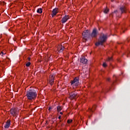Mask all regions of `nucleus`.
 Returning <instances> with one entry per match:
<instances>
[{"label": "nucleus", "instance_id": "f257e3e1", "mask_svg": "<svg viewBox=\"0 0 130 130\" xmlns=\"http://www.w3.org/2000/svg\"><path fill=\"white\" fill-rule=\"evenodd\" d=\"M26 96L29 101H32V100H35L37 98V93L36 90L35 89H29L26 91Z\"/></svg>", "mask_w": 130, "mask_h": 130}, {"label": "nucleus", "instance_id": "f03ea898", "mask_svg": "<svg viewBox=\"0 0 130 130\" xmlns=\"http://www.w3.org/2000/svg\"><path fill=\"white\" fill-rule=\"evenodd\" d=\"M106 40H107V35L103 34H102L99 39V41L95 43V46H99V45H103Z\"/></svg>", "mask_w": 130, "mask_h": 130}, {"label": "nucleus", "instance_id": "7ed1b4c3", "mask_svg": "<svg viewBox=\"0 0 130 130\" xmlns=\"http://www.w3.org/2000/svg\"><path fill=\"white\" fill-rule=\"evenodd\" d=\"M82 36L83 37V39H85V40L89 39V38L91 37V35L90 34L89 30H84L82 33Z\"/></svg>", "mask_w": 130, "mask_h": 130}, {"label": "nucleus", "instance_id": "20e7f679", "mask_svg": "<svg viewBox=\"0 0 130 130\" xmlns=\"http://www.w3.org/2000/svg\"><path fill=\"white\" fill-rule=\"evenodd\" d=\"M71 85L78 87V86H79L80 84L79 82L78 77H75L73 80L71 81Z\"/></svg>", "mask_w": 130, "mask_h": 130}, {"label": "nucleus", "instance_id": "39448f33", "mask_svg": "<svg viewBox=\"0 0 130 130\" xmlns=\"http://www.w3.org/2000/svg\"><path fill=\"white\" fill-rule=\"evenodd\" d=\"M69 98L71 99V100H73V99L76 100L77 98H78V94L77 92L73 91L70 93Z\"/></svg>", "mask_w": 130, "mask_h": 130}, {"label": "nucleus", "instance_id": "423d86ee", "mask_svg": "<svg viewBox=\"0 0 130 130\" xmlns=\"http://www.w3.org/2000/svg\"><path fill=\"white\" fill-rule=\"evenodd\" d=\"M98 36V32L97 31V29L93 28L90 37L91 38H96V37Z\"/></svg>", "mask_w": 130, "mask_h": 130}, {"label": "nucleus", "instance_id": "0eeeda50", "mask_svg": "<svg viewBox=\"0 0 130 130\" xmlns=\"http://www.w3.org/2000/svg\"><path fill=\"white\" fill-rule=\"evenodd\" d=\"M10 112L13 116H16L18 114V109L16 108H12L10 110Z\"/></svg>", "mask_w": 130, "mask_h": 130}, {"label": "nucleus", "instance_id": "6e6552de", "mask_svg": "<svg viewBox=\"0 0 130 130\" xmlns=\"http://www.w3.org/2000/svg\"><path fill=\"white\" fill-rule=\"evenodd\" d=\"M80 62L83 63V64H86L88 62V60L86 59V57H85L84 56H82L80 58Z\"/></svg>", "mask_w": 130, "mask_h": 130}, {"label": "nucleus", "instance_id": "1a4fd4ad", "mask_svg": "<svg viewBox=\"0 0 130 130\" xmlns=\"http://www.w3.org/2000/svg\"><path fill=\"white\" fill-rule=\"evenodd\" d=\"M57 13H58V8H54L53 9L51 14L52 17L53 18L54 16H56Z\"/></svg>", "mask_w": 130, "mask_h": 130}, {"label": "nucleus", "instance_id": "9d476101", "mask_svg": "<svg viewBox=\"0 0 130 130\" xmlns=\"http://www.w3.org/2000/svg\"><path fill=\"white\" fill-rule=\"evenodd\" d=\"M70 19V16L69 15H65L64 17H63L61 19V23L62 24H64Z\"/></svg>", "mask_w": 130, "mask_h": 130}, {"label": "nucleus", "instance_id": "9b49d317", "mask_svg": "<svg viewBox=\"0 0 130 130\" xmlns=\"http://www.w3.org/2000/svg\"><path fill=\"white\" fill-rule=\"evenodd\" d=\"M127 9L125 6H122L120 8V11H121V14H123V13H126Z\"/></svg>", "mask_w": 130, "mask_h": 130}, {"label": "nucleus", "instance_id": "f8f14e48", "mask_svg": "<svg viewBox=\"0 0 130 130\" xmlns=\"http://www.w3.org/2000/svg\"><path fill=\"white\" fill-rule=\"evenodd\" d=\"M10 125H11V120H8L4 126V127L5 128H9L10 127Z\"/></svg>", "mask_w": 130, "mask_h": 130}, {"label": "nucleus", "instance_id": "ddd939ff", "mask_svg": "<svg viewBox=\"0 0 130 130\" xmlns=\"http://www.w3.org/2000/svg\"><path fill=\"white\" fill-rule=\"evenodd\" d=\"M96 107V105H94L93 106L92 108H88V112H89L90 114H92L93 113V110H95Z\"/></svg>", "mask_w": 130, "mask_h": 130}, {"label": "nucleus", "instance_id": "4468645a", "mask_svg": "<svg viewBox=\"0 0 130 130\" xmlns=\"http://www.w3.org/2000/svg\"><path fill=\"white\" fill-rule=\"evenodd\" d=\"M64 49V47H63L62 45H60L57 48V50L59 52H62Z\"/></svg>", "mask_w": 130, "mask_h": 130}, {"label": "nucleus", "instance_id": "2eb2a0df", "mask_svg": "<svg viewBox=\"0 0 130 130\" xmlns=\"http://www.w3.org/2000/svg\"><path fill=\"white\" fill-rule=\"evenodd\" d=\"M118 13L119 12L117 11V10H116L112 14H111L110 16H112V17H113V16H114L115 15L116 17H118Z\"/></svg>", "mask_w": 130, "mask_h": 130}, {"label": "nucleus", "instance_id": "dca6fc26", "mask_svg": "<svg viewBox=\"0 0 130 130\" xmlns=\"http://www.w3.org/2000/svg\"><path fill=\"white\" fill-rule=\"evenodd\" d=\"M49 83L51 85V86H52V85H53V84H54V79L49 80Z\"/></svg>", "mask_w": 130, "mask_h": 130}, {"label": "nucleus", "instance_id": "f3484780", "mask_svg": "<svg viewBox=\"0 0 130 130\" xmlns=\"http://www.w3.org/2000/svg\"><path fill=\"white\" fill-rule=\"evenodd\" d=\"M49 80H54V74L50 75Z\"/></svg>", "mask_w": 130, "mask_h": 130}, {"label": "nucleus", "instance_id": "a211bd4d", "mask_svg": "<svg viewBox=\"0 0 130 130\" xmlns=\"http://www.w3.org/2000/svg\"><path fill=\"white\" fill-rule=\"evenodd\" d=\"M37 12L39 14H42V8H39L37 10Z\"/></svg>", "mask_w": 130, "mask_h": 130}, {"label": "nucleus", "instance_id": "6ab92c4d", "mask_svg": "<svg viewBox=\"0 0 130 130\" xmlns=\"http://www.w3.org/2000/svg\"><path fill=\"white\" fill-rule=\"evenodd\" d=\"M57 110L59 112V111H61V107L58 106L57 107Z\"/></svg>", "mask_w": 130, "mask_h": 130}, {"label": "nucleus", "instance_id": "aec40b11", "mask_svg": "<svg viewBox=\"0 0 130 130\" xmlns=\"http://www.w3.org/2000/svg\"><path fill=\"white\" fill-rule=\"evenodd\" d=\"M113 59H112V57H109L107 59V61H112Z\"/></svg>", "mask_w": 130, "mask_h": 130}, {"label": "nucleus", "instance_id": "412c9836", "mask_svg": "<svg viewBox=\"0 0 130 130\" xmlns=\"http://www.w3.org/2000/svg\"><path fill=\"white\" fill-rule=\"evenodd\" d=\"M108 12H109V9H105V10L104 11L105 14H107V13H108Z\"/></svg>", "mask_w": 130, "mask_h": 130}, {"label": "nucleus", "instance_id": "4be33fe9", "mask_svg": "<svg viewBox=\"0 0 130 130\" xmlns=\"http://www.w3.org/2000/svg\"><path fill=\"white\" fill-rule=\"evenodd\" d=\"M72 122H73V120H72V119H68L67 120L68 123H72Z\"/></svg>", "mask_w": 130, "mask_h": 130}, {"label": "nucleus", "instance_id": "5701e85b", "mask_svg": "<svg viewBox=\"0 0 130 130\" xmlns=\"http://www.w3.org/2000/svg\"><path fill=\"white\" fill-rule=\"evenodd\" d=\"M31 64V62H28L27 63H26V64H25V66H26V67H30V65Z\"/></svg>", "mask_w": 130, "mask_h": 130}, {"label": "nucleus", "instance_id": "b1692460", "mask_svg": "<svg viewBox=\"0 0 130 130\" xmlns=\"http://www.w3.org/2000/svg\"><path fill=\"white\" fill-rule=\"evenodd\" d=\"M107 66V65L106 64V63L105 62L103 63V67H104V68H106Z\"/></svg>", "mask_w": 130, "mask_h": 130}, {"label": "nucleus", "instance_id": "393cba45", "mask_svg": "<svg viewBox=\"0 0 130 130\" xmlns=\"http://www.w3.org/2000/svg\"><path fill=\"white\" fill-rule=\"evenodd\" d=\"M113 78H114H114H115V80H114V82H116V79H117V77H116V76L114 75V76H113Z\"/></svg>", "mask_w": 130, "mask_h": 130}, {"label": "nucleus", "instance_id": "a878e982", "mask_svg": "<svg viewBox=\"0 0 130 130\" xmlns=\"http://www.w3.org/2000/svg\"><path fill=\"white\" fill-rule=\"evenodd\" d=\"M5 54H6V53H4V52H1V53H0V55H1L2 56H4Z\"/></svg>", "mask_w": 130, "mask_h": 130}, {"label": "nucleus", "instance_id": "bb28decb", "mask_svg": "<svg viewBox=\"0 0 130 130\" xmlns=\"http://www.w3.org/2000/svg\"><path fill=\"white\" fill-rule=\"evenodd\" d=\"M48 110H49V111H50V110H52V107H50L49 108V109H48Z\"/></svg>", "mask_w": 130, "mask_h": 130}, {"label": "nucleus", "instance_id": "cd10ccee", "mask_svg": "<svg viewBox=\"0 0 130 130\" xmlns=\"http://www.w3.org/2000/svg\"><path fill=\"white\" fill-rule=\"evenodd\" d=\"M107 80L109 82L110 81V78H107Z\"/></svg>", "mask_w": 130, "mask_h": 130}, {"label": "nucleus", "instance_id": "c85d7f7f", "mask_svg": "<svg viewBox=\"0 0 130 130\" xmlns=\"http://www.w3.org/2000/svg\"><path fill=\"white\" fill-rule=\"evenodd\" d=\"M61 118V116H58V119H60Z\"/></svg>", "mask_w": 130, "mask_h": 130}, {"label": "nucleus", "instance_id": "c756f323", "mask_svg": "<svg viewBox=\"0 0 130 130\" xmlns=\"http://www.w3.org/2000/svg\"><path fill=\"white\" fill-rule=\"evenodd\" d=\"M27 59H28V60H30V59H31V58H30V57H28L27 58Z\"/></svg>", "mask_w": 130, "mask_h": 130}, {"label": "nucleus", "instance_id": "7c9ffc66", "mask_svg": "<svg viewBox=\"0 0 130 130\" xmlns=\"http://www.w3.org/2000/svg\"><path fill=\"white\" fill-rule=\"evenodd\" d=\"M122 32L123 33H124V30H123V29H122Z\"/></svg>", "mask_w": 130, "mask_h": 130}, {"label": "nucleus", "instance_id": "2f4dec72", "mask_svg": "<svg viewBox=\"0 0 130 130\" xmlns=\"http://www.w3.org/2000/svg\"><path fill=\"white\" fill-rule=\"evenodd\" d=\"M60 114H62V112H60Z\"/></svg>", "mask_w": 130, "mask_h": 130}, {"label": "nucleus", "instance_id": "473e14b6", "mask_svg": "<svg viewBox=\"0 0 130 130\" xmlns=\"http://www.w3.org/2000/svg\"><path fill=\"white\" fill-rule=\"evenodd\" d=\"M114 0H111V2H114Z\"/></svg>", "mask_w": 130, "mask_h": 130}]
</instances>
